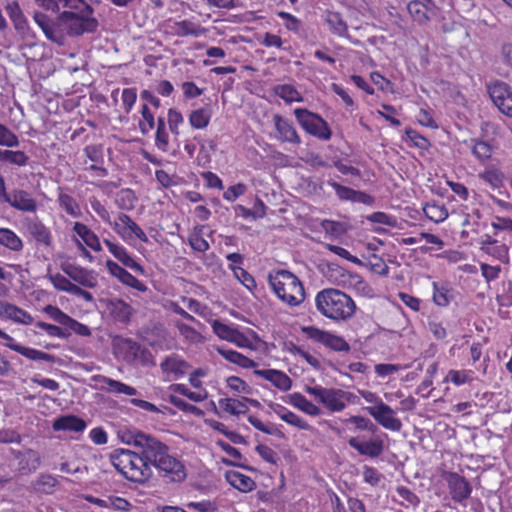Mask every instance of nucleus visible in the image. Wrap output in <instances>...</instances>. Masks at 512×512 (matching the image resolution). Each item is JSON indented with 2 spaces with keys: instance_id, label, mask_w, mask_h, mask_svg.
I'll return each mask as SVG.
<instances>
[{
  "instance_id": "obj_13",
  "label": "nucleus",
  "mask_w": 512,
  "mask_h": 512,
  "mask_svg": "<svg viewBox=\"0 0 512 512\" xmlns=\"http://www.w3.org/2000/svg\"><path fill=\"white\" fill-rule=\"evenodd\" d=\"M366 411L383 428L393 432L401 430L402 422L389 405L380 402L377 405L366 407Z\"/></svg>"
},
{
  "instance_id": "obj_37",
  "label": "nucleus",
  "mask_w": 512,
  "mask_h": 512,
  "mask_svg": "<svg viewBox=\"0 0 512 512\" xmlns=\"http://www.w3.org/2000/svg\"><path fill=\"white\" fill-rule=\"evenodd\" d=\"M58 480L51 474H41L34 482L33 487L36 491L51 494L57 486Z\"/></svg>"
},
{
  "instance_id": "obj_11",
  "label": "nucleus",
  "mask_w": 512,
  "mask_h": 512,
  "mask_svg": "<svg viewBox=\"0 0 512 512\" xmlns=\"http://www.w3.org/2000/svg\"><path fill=\"white\" fill-rule=\"evenodd\" d=\"M116 348L118 354L129 363L141 364L144 366L154 364L152 354L148 350L141 348L140 345L132 340H120L117 343Z\"/></svg>"
},
{
  "instance_id": "obj_59",
  "label": "nucleus",
  "mask_w": 512,
  "mask_h": 512,
  "mask_svg": "<svg viewBox=\"0 0 512 512\" xmlns=\"http://www.w3.org/2000/svg\"><path fill=\"white\" fill-rule=\"evenodd\" d=\"M327 184L335 190V193L339 199L352 201L353 194H354L353 189H351L347 186H343V185L335 182L334 180H328Z\"/></svg>"
},
{
  "instance_id": "obj_6",
  "label": "nucleus",
  "mask_w": 512,
  "mask_h": 512,
  "mask_svg": "<svg viewBox=\"0 0 512 512\" xmlns=\"http://www.w3.org/2000/svg\"><path fill=\"white\" fill-rule=\"evenodd\" d=\"M93 9L89 5L78 12L64 11L59 16L60 23L70 36H80L84 33L95 32L98 21L92 17Z\"/></svg>"
},
{
  "instance_id": "obj_48",
  "label": "nucleus",
  "mask_w": 512,
  "mask_h": 512,
  "mask_svg": "<svg viewBox=\"0 0 512 512\" xmlns=\"http://www.w3.org/2000/svg\"><path fill=\"white\" fill-rule=\"evenodd\" d=\"M471 151L473 155L483 163L490 159L493 153V147L485 141H474Z\"/></svg>"
},
{
  "instance_id": "obj_34",
  "label": "nucleus",
  "mask_w": 512,
  "mask_h": 512,
  "mask_svg": "<svg viewBox=\"0 0 512 512\" xmlns=\"http://www.w3.org/2000/svg\"><path fill=\"white\" fill-rule=\"evenodd\" d=\"M211 119V111L207 107L194 110L189 115V123L195 129H204Z\"/></svg>"
},
{
  "instance_id": "obj_53",
  "label": "nucleus",
  "mask_w": 512,
  "mask_h": 512,
  "mask_svg": "<svg viewBox=\"0 0 512 512\" xmlns=\"http://www.w3.org/2000/svg\"><path fill=\"white\" fill-rule=\"evenodd\" d=\"M255 373L261 375L265 380L270 381L272 384H290L289 378L278 370H257Z\"/></svg>"
},
{
  "instance_id": "obj_64",
  "label": "nucleus",
  "mask_w": 512,
  "mask_h": 512,
  "mask_svg": "<svg viewBox=\"0 0 512 512\" xmlns=\"http://www.w3.org/2000/svg\"><path fill=\"white\" fill-rule=\"evenodd\" d=\"M368 219L371 222L384 224L390 227H396L397 225V219L394 216L388 215L384 212H374L368 217Z\"/></svg>"
},
{
  "instance_id": "obj_16",
  "label": "nucleus",
  "mask_w": 512,
  "mask_h": 512,
  "mask_svg": "<svg viewBox=\"0 0 512 512\" xmlns=\"http://www.w3.org/2000/svg\"><path fill=\"white\" fill-rule=\"evenodd\" d=\"M304 332L310 339L322 343L335 351L349 350L348 343L340 336L331 334L315 327L304 328Z\"/></svg>"
},
{
  "instance_id": "obj_26",
  "label": "nucleus",
  "mask_w": 512,
  "mask_h": 512,
  "mask_svg": "<svg viewBox=\"0 0 512 512\" xmlns=\"http://www.w3.org/2000/svg\"><path fill=\"white\" fill-rule=\"evenodd\" d=\"M0 314L24 325H30L34 322L33 317L28 312L9 303L0 304Z\"/></svg>"
},
{
  "instance_id": "obj_51",
  "label": "nucleus",
  "mask_w": 512,
  "mask_h": 512,
  "mask_svg": "<svg viewBox=\"0 0 512 512\" xmlns=\"http://www.w3.org/2000/svg\"><path fill=\"white\" fill-rule=\"evenodd\" d=\"M47 278L53 284L54 288L59 291L71 293L76 284H73L68 278L60 273L48 274Z\"/></svg>"
},
{
  "instance_id": "obj_30",
  "label": "nucleus",
  "mask_w": 512,
  "mask_h": 512,
  "mask_svg": "<svg viewBox=\"0 0 512 512\" xmlns=\"http://www.w3.org/2000/svg\"><path fill=\"white\" fill-rule=\"evenodd\" d=\"M108 310L113 318L119 322H128L132 314V308L121 299H112L108 303Z\"/></svg>"
},
{
  "instance_id": "obj_41",
  "label": "nucleus",
  "mask_w": 512,
  "mask_h": 512,
  "mask_svg": "<svg viewBox=\"0 0 512 512\" xmlns=\"http://www.w3.org/2000/svg\"><path fill=\"white\" fill-rule=\"evenodd\" d=\"M203 226H197L188 237L191 248L197 252H206L210 245L202 236Z\"/></svg>"
},
{
  "instance_id": "obj_39",
  "label": "nucleus",
  "mask_w": 512,
  "mask_h": 512,
  "mask_svg": "<svg viewBox=\"0 0 512 512\" xmlns=\"http://www.w3.org/2000/svg\"><path fill=\"white\" fill-rule=\"evenodd\" d=\"M423 211L426 217L435 223L444 221L449 215L444 205L436 203L425 205Z\"/></svg>"
},
{
  "instance_id": "obj_12",
  "label": "nucleus",
  "mask_w": 512,
  "mask_h": 512,
  "mask_svg": "<svg viewBox=\"0 0 512 512\" xmlns=\"http://www.w3.org/2000/svg\"><path fill=\"white\" fill-rule=\"evenodd\" d=\"M113 230L126 242L134 237L142 242H148V237L143 229L127 214L120 213L117 219L112 222Z\"/></svg>"
},
{
  "instance_id": "obj_45",
  "label": "nucleus",
  "mask_w": 512,
  "mask_h": 512,
  "mask_svg": "<svg viewBox=\"0 0 512 512\" xmlns=\"http://www.w3.org/2000/svg\"><path fill=\"white\" fill-rule=\"evenodd\" d=\"M398 496L402 499L401 505L405 507H417L420 503L419 497L410 488L400 485L396 487Z\"/></svg>"
},
{
  "instance_id": "obj_3",
  "label": "nucleus",
  "mask_w": 512,
  "mask_h": 512,
  "mask_svg": "<svg viewBox=\"0 0 512 512\" xmlns=\"http://www.w3.org/2000/svg\"><path fill=\"white\" fill-rule=\"evenodd\" d=\"M315 306L322 316L334 321L350 319L356 310L353 299L334 288L319 291L315 296Z\"/></svg>"
},
{
  "instance_id": "obj_50",
  "label": "nucleus",
  "mask_w": 512,
  "mask_h": 512,
  "mask_svg": "<svg viewBox=\"0 0 512 512\" xmlns=\"http://www.w3.org/2000/svg\"><path fill=\"white\" fill-rule=\"evenodd\" d=\"M176 327L180 333V335L189 343L197 344L202 342L203 337L199 332H197L193 327L184 324L182 322H177Z\"/></svg>"
},
{
  "instance_id": "obj_9",
  "label": "nucleus",
  "mask_w": 512,
  "mask_h": 512,
  "mask_svg": "<svg viewBox=\"0 0 512 512\" xmlns=\"http://www.w3.org/2000/svg\"><path fill=\"white\" fill-rule=\"evenodd\" d=\"M0 199L19 211L34 213L37 210V201L33 198L31 193L21 189H15L11 193H7L4 178L1 175Z\"/></svg>"
},
{
  "instance_id": "obj_28",
  "label": "nucleus",
  "mask_w": 512,
  "mask_h": 512,
  "mask_svg": "<svg viewBox=\"0 0 512 512\" xmlns=\"http://www.w3.org/2000/svg\"><path fill=\"white\" fill-rule=\"evenodd\" d=\"M226 480L230 485L241 492H250L256 486L255 481L250 476L239 471H227Z\"/></svg>"
},
{
  "instance_id": "obj_17",
  "label": "nucleus",
  "mask_w": 512,
  "mask_h": 512,
  "mask_svg": "<svg viewBox=\"0 0 512 512\" xmlns=\"http://www.w3.org/2000/svg\"><path fill=\"white\" fill-rule=\"evenodd\" d=\"M160 367L167 381H177L191 370V366L176 355L166 357Z\"/></svg>"
},
{
  "instance_id": "obj_56",
  "label": "nucleus",
  "mask_w": 512,
  "mask_h": 512,
  "mask_svg": "<svg viewBox=\"0 0 512 512\" xmlns=\"http://www.w3.org/2000/svg\"><path fill=\"white\" fill-rule=\"evenodd\" d=\"M214 333L223 340L229 341L232 339L236 329L224 324L218 320H215L212 324Z\"/></svg>"
},
{
  "instance_id": "obj_33",
  "label": "nucleus",
  "mask_w": 512,
  "mask_h": 512,
  "mask_svg": "<svg viewBox=\"0 0 512 512\" xmlns=\"http://www.w3.org/2000/svg\"><path fill=\"white\" fill-rule=\"evenodd\" d=\"M5 9L17 31H25L28 28L27 19L24 16L18 2L13 1L8 3Z\"/></svg>"
},
{
  "instance_id": "obj_10",
  "label": "nucleus",
  "mask_w": 512,
  "mask_h": 512,
  "mask_svg": "<svg viewBox=\"0 0 512 512\" xmlns=\"http://www.w3.org/2000/svg\"><path fill=\"white\" fill-rule=\"evenodd\" d=\"M443 478L446 481L451 499L460 504L467 506V500L472 493V486L469 481L457 472H445Z\"/></svg>"
},
{
  "instance_id": "obj_1",
  "label": "nucleus",
  "mask_w": 512,
  "mask_h": 512,
  "mask_svg": "<svg viewBox=\"0 0 512 512\" xmlns=\"http://www.w3.org/2000/svg\"><path fill=\"white\" fill-rule=\"evenodd\" d=\"M135 446L145 447V457L159 472L160 476L171 482H181L186 478L184 464L169 454L166 444L143 432H135L127 441Z\"/></svg>"
},
{
  "instance_id": "obj_22",
  "label": "nucleus",
  "mask_w": 512,
  "mask_h": 512,
  "mask_svg": "<svg viewBox=\"0 0 512 512\" xmlns=\"http://www.w3.org/2000/svg\"><path fill=\"white\" fill-rule=\"evenodd\" d=\"M87 427L84 419L76 415H62L53 421L52 428L54 431H69L74 433H81Z\"/></svg>"
},
{
  "instance_id": "obj_29",
  "label": "nucleus",
  "mask_w": 512,
  "mask_h": 512,
  "mask_svg": "<svg viewBox=\"0 0 512 512\" xmlns=\"http://www.w3.org/2000/svg\"><path fill=\"white\" fill-rule=\"evenodd\" d=\"M325 22L332 34L343 38H350L348 33V25L343 20L340 13L331 11L327 12L325 16Z\"/></svg>"
},
{
  "instance_id": "obj_35",
  "label": "nucleus",
  "mask_w": 512,
  "mask_h": 512,
  "mask_svg": "<svg viewBox=\"0 0 512 512\" xmlns=\"http://www.w3.org/2000/svg\"><path fill=\"white\" fill-rule=\"evenodd\" d=\"M175 392L187 397L193 402H201L205 400L208 396V393L203 388V386H175Z\"/></svg>"
},
{
  "instance_id": "obj_25",
  "label": "nucleus",
  "mask_w": 512,
  "mask_h": 512,
  "mask_svg": "<svg viewBox=\"0 0 512 512\" xmlns=\"http://www.w3.org/2000/svg\"><path fill=\"white\" fill-rule=\"evenodd\" d=\"M34 20L49 40L62 44V35L57 32L53 21L46 14L42 12H35Z\"/></svg>"
},
{
  "instance_id": "obj_52",
  "label": "nucleus",
  "mask_w": 512,
  "mask_h": 512,
  "mask_svg": "<svg viewBox=\"0 0 512 512\" xmlns=\"http://www.w3.org/2000/svg\"><path fill=\"white\" fill-rule=\"evenodd\" d=\"M324 232L332 237H339L346 231V225L342 222L325 219L321 222Z\"/></svg>"
},
{
  "instance_id": "obj_31",
  "label": "nucleus",
  "mask_w": 512,
  "mask_h": 512,
  "mask_svg": "<svg viewBox=\"0 0 512 512\" xmlns=\"http://www.w3.org/2000/svg\"><path fill=\"white\" fill-rule=\"evenodd\" d=\"M0 245L13 252H20L24 247L21 238L8 228H0Z\"/></svg>"
},
{
  "instance_id": "obj_18",
  "label": "nucleus",
  "mask_w": 512,
  "mask_h": 512,
  "mask_svg": "<svg viewBox=\"0 0 512 512\" xmlns=\"http://www.w3.org/2000/svg\"><path fill=\"white\" fill-rule=\"evenodd\" d=\"M62 270L71 280L85 288H94L98 284V275L93 270H88L73 264L64 265Z\"/></svg>"
},
{
  "instance_id": "obj_61",
  "label": "nucleus",
  "mask_w": 512,
  "mask_h": 512,
  "mask_svg": "<svg viewBox=\"0 0 512 512\" xmlns=\"http://www.w3.org/2000/svg\"><path fill=\"white\" fill-rule=\"evenodd\" d=\"M255 450L264 461L276 464L278 459L277 453L271 447L265 444H258Z\"/></svg>"
},
{
  "instance_id": "obj_40",
  "label": "nucleus",
  "mask_w": 512,
  "mask_h": 512,
  "mask_svg": "<svg viewBox=\"0 0 512 512\" xmlns=\"http://www.w3.org/2000/svg\"><path fill=\"white\" fill-rule=\"evenodd\" d=\"M58 203L60 207L70 216L77 218L81 215V210L78 203L69 194L61 192L58 196Z\"/></svg>"
},
{
  "instance_id": "obj_46",
  "label": "nucleus",
  "mask_w": 512,
  "mask_h": 512,
  "mask_svg": "<svg viewBox=\"0 0 512 512\" xmlns=\"http://www.w3.org/2000/svg\"><path fill=\"white\" fill-rule=\"evenodd\" d=\"M177 34L180 36L192 35L195 37L201 36L205 33V28L197 25L189 20H183L177 23Z\"/></svg>"
},
{
  "instance_id": "obj_42",
  "label": "nucleus",
  "mask_w": 512,
  "mask_h": 512,
  "mask_svg": "<svg viewBox=\"0 0 512 512\" xmlns=\"http://www.w3.org/2000/svg\"><path fill=\"white\" fill-rule=\"evenodd\" d=\"M482 252L502 263L509 262V248L506 244H499L498 242H495L489 247H482Z\"/></svg>"
},
{
  "instance_id": "obj_58",
  "label": "nucleus",
  "mask_w": 512,
  "mask_h": 512,
  "mask_svg": "<svg viewBox=\"0 0 512 512\" xmlns=\"http://www.w3.org/2000/svg\"><path fill=\"white\" fill-rule=\"evenodd\" d=\"M167 120H168V125H169L170 131L173 134L178 135L179 134V126L184 121L182 114L179 111L171 108L168 110V119Z\"/></svg>"
},
{
  "instance_id": "obj_24",
  "label": "nucleus",
  "mask_w": 512,
  "mask_h": 512,
  "mask_svg": "<svg viewBox=\"0 0 512 512\" xmlns=\"http://www.w3.org/2000/svg\"><path fill=\"white\" fill-rule=\"evenodd\" d=\"M273 411L282 421L286 422L287 424L301 430H311V426L306 420L290 411L288 408L280 404H276L275 407H273Z\"/></svg>"
},
{
  "instance_id": "obj_43",
  "label": "nucleus",
  "mask_w": 512,
  "mask_h": 512,
  "mask_svg": "<svg viewBox=\"0 0 512 512\" xmlns=\"http://www.w3.org/2000/svg\"><path fill=\"white\" fill-rule=\"evenodd\" d=\"M478 176L493 189H499L503 185L504 174L498 169H487Z\"/></svg>"
},
{
  "instance_id": "obj_38",
  "label": "nucleus",
  "mask_w": 512,
  "mask_h": 512,
  "mask_svg": "<svg viewBox=\"0 0 512 512\" xmlns=\"http://www.w3.org/2000/svg\"><path fill=\"white\" fill-rule=\"evenodd\" d=\"M274 92L287 103L303 101L301 94L293 86L288 84L277 85L274 88Z\"/></svg>"
},
{
  "instance_id": "obj_54",
  "label": "nucleus",
  "mask_w": 512,
  "mask_h": 512,
  "mask_svg": "<svg viewBox=\"0 0 512 512\" xmlns=\"http://www.w3.org/2000/svg\"><path fill=\"white\" fill-rule=\"evenodd\" d=\"M43 312L46 313L49 316V318L65 327L71 318L69 315L64 313L60 308L53 305L45 306L43 308Z\"/></svg>"
},
{
  "instance_id": "obj_44",
  "label": "nucleus",
  "mask_w": 512,
  "mask_h": 512,
  "mask_svg": "<svg viewBox=\"0 0 512 512\" xmlns=\"http://www.w3.org/2000/svg\"><path fill=\"white\" fill-rule=\"evenodd\" d=\"M142 119L139 121V129L142 135L149 134L155 127V118L147 104L141 107Z\"/></svg>"
},
{
  "instance_id": "obj_4",
  "label": "nucleus",
  "mask_w": 512,
  "mask_h": 512,
  "mask_svg": "<svg viewBox=\"0 0 512 512\" xmlns=\"http://www.w3.org/2000/svg\"><path fill=\"white\" fill-rule=\"evenodd\" d=\"M342 423L353 432L367 431L373 435L368 441L363 437H351L348 444L351 448L355 449L360 455L368 456L370 458L379 457L384 449V442L375 433L378 431L377 426L368 418L362 416H351L342 420Z\"/></svg>"
},
{
  "instance_id": "obj_36",
  "label": "nucleus",
  "mask_w": 512,
  "mask_h": 512,
  "mask_svg": "<svg viewBox=\"0 0 512 512\" xmlns=\"http://www.w3.org/2000/svg\"><path fill=\"white\" fill-rule=\"evenodd\" d=\"M216 349L218 353L222 355L226 360L230 361L231 363H235L241 367L247 368L254 364L251 359L240 354L237 351L225 347H217Z\"/></svg>"
},
{
  "instance_id": "obj_63",
  "label": "nucleus",
  "mask_w": 512,
  "mask_h": 512,
  "mask_svg": "<svg viewBox=\"0 0 512 512\" xmlns=\"http://www.w3.org/2000/svg\"><path fill=\"white\" fill-rule=\"evenodd\" d=\"M481 274L487 283L499 278L501 267L492 266L486 263L480 265Z\"/></svg>"
},
{
  "instance_id": "obj_62",
  "label": "nucleus",
  "mask_w": 512,
  "mask_h": 512,
  "mask_svg": "<svg viewBox=\"0 0 512 512\" xmlns=\"http://www.w3.org/2000/svg\"><path fill=\"white\" fill-rule=\"evenodd\" d=\"M22 436L14 429H0V443L1 444H20Z\"/></svg>"
},
{
  "instance_id": "obj_20",
  "label": "nucleus",
  "mask_w": 512,
  "mask_h": 512,
  "mask_svg": "<svg viewBox=\"0 0 512 512\" xmlns=\"http://www.w3.org/2000/svg\"><path fill=\"white\" fill-rule=\"evenodd\" d=\"M106 268L111 275L119 279L123 284L130 286L138 291H145L147 287L144 283L135 278L131 273L125 270L112 260L106 261Z\"/></svg>"
},
{
  "instance_id": "obj_47",
  "label": "nucleus",
  "mask_w": 512,
  "mask_h": 512,
  "mask_svg": "<svg viewBox=\"0 0 512 512\" xmlns=\"http://www.w3.org/2000/svg\"><path fill=\"white\" fill-rule=\"evenodd\" d=\"M137 198L130 189H123L116 196V204L122 210H132Z\"/></svg>"
},
{
  "instance_id": "obj_60",
  "label": "nucleus",
  "mask_w": 512,
  "mask_h": 512,
  "mask_svg": "<svg viewBox=\"0 0 512 512\" xmlns=\"http://www.w3.org/2000/svg\"><path fill=\"white\" fill-rule=\"evenodd\" d=\"M121 99L124 111L127 114L130 113L137 99L136 90L133 88L123 89Z\"/></svg>"
},
{
  "instance_id": "obj_57",
  "label": "nucleus",
  "mask_w": 512,
  "mask_h": 512,
  "mask_svg": "<svg viewBox=\"0 0 512 512\" xmlns=\"http://www.w3.org/2000/svg\"><path fill=\"white\" fill-rule=\"evenodd\" d=\"M234 276L250 291L256 287L254 278L243 268L234 267Z\"/></svg>"
},
{
  "instance_id": "obj_15",
  "label": "nucleus",
  "mask_w": 512,
  "mask_h": 512,
  "mask_svg": "<svg viewBox=\"0 0 512 512\" xmlns=\"http://www.w3.org/2000/svg\"><path fill=\"white\" fill-rule=\"evenodd\" d=\"M249 405L258 407L260 403L257 400L246 397H243L241 400L235 398H221L218 401V413L220 416H239L247 413Z\"/></svg>"
},
{
  "instance_id": "obj_19",
  "label": "nucleus",
  "mask_w": 512,
  "mask_h": 512,
  "mask_svg": "<svg viewBox=\"0 0 512 512\" xmlns=\"http://www.w3.org/2000/svg\"><path fill=\"white\" fill-rule=\"evenodd\" d=\"M273 123L276 130V138L281 142H288L291 144L299 145L301 143L300 136L298 135L293 123L282 117L279 114L273 115Z\"/></svg>"
},
{
  "instance_id": "obj_14",
  "label": "nucleus",
  "mask_w": 512,
  "mask_h": 512,
  "mask_svg": "<svg viewBox=\"0 0 512 512\" xmlns=\"http://www.w3.org/2000/svg\"><path fill=\"white\" fill-rule=\"evenodd\" d=\"M488 93L494 105L507 117H512V90L511 87L501 81L488 85Z\"/></svg>"
},
{
  "instance_id": "obj_23",
  "label": "nucleus",
  "mask_w": 512,
  "mask_h": 512,
  "mask_svg": "<svg viewBox=\"0 0 512 512\" xmlns=\"http://www.w3.org/2000/svg\"><path fill=\"white\" fill-rule=\"evenodd\" d=\"M24 225L36 242L47 247L51 245V233L40 220L37 218H26Z\"/></svg>"
},
{
  "instance_id": "obj_21",
  "label": "nucleus",
  "mask_w": 512,
  "mask_h": 512,
  "mask_svg": "<svg viewBox=\"0 0 512 512\" xmlns=\"http://www.w3.org/2000/svg\"><path fill=\"white\" fill-rule=\"evenodd\" d=\"M104 244L108 248L109 252L124 266L140 274L144 273L143 267L129 255L124 246L114 243L108 239H104Z\"/></svg>"
},
{
  "instance_id": "obj_7",
  "label": "nucleus",
  "mask_w": 512,
  "mask_h": 512,
  "mask_svg": "<svg viewBox=\"0 0 512 512\" xmlns=\"http://www.w3.org/2000/svg\"><path fill=\"white\" fill-rule=\"evenodd\" d=\"M307 392L314 395L326 409L340 412L348 404L354 403L356 396L341 389L324 388L322 386H306Z\"/></svg>"
},
{
  "instance_id": "obj_49",
  "label": "nucleus",
  "mask_w": 512,
  "mask_h": 512,
  "mask_svg": "<svg viewBox=\"0 0 512 512\" xmlns=\"http://www.w3.org/2000/svg\"><path fill=\"white\" fill-rule=\"evenodd\" d=\"M447 285L433 282V301L438 306H447L450 302Z\"/></svg>"
},
{
  "instance_id": "obj_2",
  "label": "nucleus",
  "mask_w": 512,
  "mask_h": 512,
  "mask_svg": "<svg viewBox=\"0 0 512 512\" xmlns=\"http://www.w3.org/2000/svg\"><path fill=\"white\" fill-rule=\"evenodd\" d=\"M140 452L118 448L111 452L110 462L115 470L127 481L144 484L152 477L150 461L145 457V447L138 446Z\"/></svg>"
},
{
  "instance_id": "obj_8",
  "label": "nucleus",
  "mask_w": 512,
  "mask_h": 512,
  "mask_svg": "<svg viewBox=\"0 0 512 512\" xmlns=\"http://www.w3.org/2000/svg\"><path fill=\"white\" fill-rule=\"evenodd\" d=\"M294 115L300 126L310 135L317 137L321 140H329L331 138V130L327 122L305 108H296Z\"/></svg>"
},
{
  "instance_id": "obj_5",
  "label": "nucleus",
  "mask_w": 512,
  "mask_h": 512,
  "mask_svg": "<svg viewBox=\"0 0 512 512\" xmlns=\"http://www.w3.org/2000/svg\"><path fill=\"white\" fill-rule=\"evenodd\" d=\"M268 282L276 296L289 306H298L305 299L300 279L288 270H278L268 275Z\"/></svg>"
},
{
  "instance_id": "obj_27",
  "label": "nucleus",
  "mask_w": 512,
  "mask_h": 512,
  "mask_svg": "<svg viewBox=\"0 0 512 512\" xmlns=\"http://www.w3.org/2000/svg\"><path fill=\"white\" fill-rule=\"evenodd\" d=\"M286 402L309 416L321 414V409L300 393L289 394Z\"/></svg>"
},
{
  "instance_id": "obj_32",
  "label": "nucleus",
  "mask_w": 512,
  "mask_h": 512,
  "mask_svg": "<svg viewBox=\"0 0 512 512\" xmlns=\"http://www.w3.org/2000/svg\"><path fill=\"white\" fill-rule=\"evenodd\" d=\"M407 10L414 21L424 24L430 19L432 10L419 0H412L407 4Z\"/></svg>"
},
{
  "instance_id": "obj_55",
  "label": "nucleus",
  "mask_w": 512,
  "mask_h": 512,
  "mask_svg": "<svg viewBox=\"0 0 512 512\" xmlns=\"http://www.w3.org/2000/svg\"><path fill=\"white\" fill-rule=\"evenodd\" d=\"M19 139L8 127L0 123V146L17 147Z\"/></svg>"
}]
</instances>
